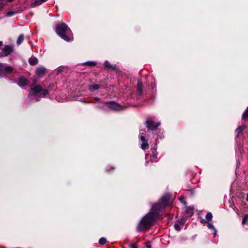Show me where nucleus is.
I'll return each mask as SVG.
<instances>
[{
	"label": "nucleus",
	"instance_id": "1",
	"mask_svg": "<svg viewBox=\"0 0 248 248\" xmlns=\"http://www.w3.org/2000/svg\"><path fill=\"white\" fill-rule=\"evenodd\" d=\"M171 195L164 194L156 203L154 204L150 211L144 216L138 224L137 229L139 232L148 230L159 218L160 212L165 209L170 199Z\"/></svg>",
	"mask_w": 248,
	"mask_h": 248
},
{
	"label": "nucleus",
	"instance_id": "2",
	"mask_svg": "<svg viewBox=\"0 0 248 248\" xmlns=\"http://www.w3.org/2000/svg\"><path fill=\"white\" fill-rule=\"evenodd\" d=\"M56 32L65 41L69 42L73 40V36L71 30L64 23H62L57 25Z\"/></svg>",
	"mask_w": 248,
	"mask_h": 248
},
{
	"label": "nucleus",
	"instance_id": "3",
	"mask_svg": "<svg viewBox=\"0 0 248 248\" xmlns=\"http://www.w3.org/2000/svg\"><path fill=\"white\" fill-rule=\"evenodd\" d=\"M38 93H40L41 94L46 96L48 94V92L46 89H43L40 85H37L31 88L28 97L29 98L31 95Z\"/></svg>",
	"mask_w": 248,
	"mask_h": 248
},
{
	"label": "nucleus",
	"instance_id": "4",
	"mask_svg": "<svg viewBox=\"0 0 248 248\" xmlns=\"http://www.w3.org/2000/svg\"><path fill=\"white\" fill-rule=\"evenodd\" d=\"M158 153L155 149H153L152 154H147L145 155L146 162L145 165L146 166H148L150 162H156Z\"/></svg>",
	"mask_w": 248,
	"mask_h": 248
},
{
	"label": "nucleus",
	"instance_id": "5",
	"mask_svg": "<svg viewBox=\"0 0 248 248\" xmlns=\"http://www.w3.org/2000/svg\"><path fill=\"white\" fill-rule=\"evenodd\" d=\"M14 51L13 46L5 45L0 52V57H5L10 55Z\"/></svg>",
	"mask_w": 248,
	"mask_h": 248
},
{
	"label": "nucleus",
	"instance_id": "6",
	"mask_svg": "<svg viewBox=\"0 0 248 248\" xmlns=\"http://www.w3.org/2000/svg\"><path fill=\"white\" fill-rule=\"evenodd\" d=\"M145 124L147 128L150 130H155L160 125V123H155L152 120H147L145 122Z\"/></svg>",
	"mask_w": 248,
	"mask_h": 248
},
{
	"label": "nucleus",
	"instance_id": "7",
	"mask_svg": "<svg viewBox=\"0 0 248 248\" xmlns=\"http://www.w3.org/2000/svg\"><path fill=\"white\" fill-rule=\"evenodd\" d=\"M104 104L107 105V107L111 109L115 110H119L121 108L120 106L114 101L105 102Z\"/></svg>",
	"mask_w": 248,
	"mask_h": 248
},
{
	"label": "nucleus",
	"instance_id": "8",
	"mask_svg": "<svg viewBox=\"0 0 248 248\" xmlns=\"http://www.w3.org/2000/svg\"><path fill=\"white\" fill-rule=\"evenodd\" d=\"M28 82L27 79L25 77L21 76L19 78L17 84L20 87H23L27 85Z\"/></svg>",
	"mask_w": 248,
	"mask_h": 248
},
{
	"label": "nucleus",
	"instance_id": "9",
	"mask_svg": "<svg viewBox=\"0 0 248 248\" xmlns=\"http://www.w3.org/2000/svg\"><path fill=\"white\" fill-rule=\"evenodd\" d=\"M46 73V69L44 67H39L36 70V75L39 77H43Z\"/></svg>",
	"mask_w": 248,
	"mask_h": 248
},
{
	"label": "nucleus",
	"instance_id": "10",
	"mask_svg": "<svg viewBox=\"0 0 248 248\" xmlns=\"http://www.w3.org/2000/svg\"><path fill=\"white\" fill-rule=\"evenodd\" d=\"M143 91V84L141 79H139L137 82V94L139 96L142 94Z\"/></svg>",
	"mask_w": 248,
	"mask_h": 248
},
{
	"label": "nucleus",
	"instance_id": "11",
	"mask_svg": "<svg viewBox=\"0 0 248 248\" xmlns=\"http://www.w3.org/2000/svg\"><path fill=\"white\" fill-rule=\"evenodd\" d=\"M105 67L108 69H111L113 71H117V67L116 65H111L108 61H105L104 62Z\"/></svg>",
	"mask_w": 248,
	"mask_h": 248
},
{
	"label": "nucleus",
	"instance_id": "12",
	"mask_svg": "<svg viewBox=\"0 0 248 248\" xmlns=\"http://www.w3.org/2000/svg\"><path fill=\"white\" fill-rule=\"evenodd\" d=\"M29 62L31 65H35L38 63V59L35 57H31L29 60Z\"/></svg>",
	"mask_w": 248,
	"mask_h": 248
},
{
	"label": "nucleus",
	"instance_id": "13",
	"mask_svg": "<svg viewBox=\"0 0 248 248\" xmlns=\"http://www.w3.org/2000/svg\"><path fill=\"white\" fill-rule=\"evenodd\" d=\"M24 38V35L23 34H21L18 36L17 41H16V44L18 45H20L23 41Z\"/></svg>",
	"mask_w": 248,
	"mask_h": 248
},
{
	"label": "nucleus",
	"instance_id": "14",
	"mask_svg": "<svg viewBox=\"0 0 248 248\" xmlns=\"http://www.w3.org/2000/svg\"><path fill=\"white\" fill-rule=\"evenodd\" d=\"M14 70V68L11 66H6L4 68V72L6 74H10Z\"/></svg>",
	"mask_w": 248,
	"mask_h": 248
},
{
	"label": "nucleus",
	"instance_id": "15",
	"mask_svg": "<svg viewBox=\"0 0 248 248\" xmlns=\"http://www.w3.org/2000/svg\"><path fill=\"white\" fill-rule=\"evenodd\" d=\"M174 227L176 231H179L181 230V229L183 228V226H181V224L179 223V222H178L177 221L174 224Z\"/></svg>",
	"mask_w": 248,
	"mask_h": 248
},
{
	"label": "nucleus",
	"instance_id": "16",
	"mask_svg": "<svg viewBox=\"0 0 248 248\" xmlns=\"http://www.w3.org/2000/svg\"><path fill=\"white\" fill-rule=\"evenodd\" d=\"M245 127V126H239L236 129V132H237V137H238L239 135L242 133Z\"/></svg>",
	"mask_w": 248,
	"mask_h": 248
},
{
	"label": "nucleus",
	"instance_id": "17",
	"mask_svg": "<svg viewBox=\"0 0 248 248\" xmlns=\"http://www.w3.org/2000/svg\"><path fill=\"white\" fill-rule=\"evenodd\" d=\"M187 216L191 217L193 215V209L191 207H187L186 211Z\"/></svg>",
	"mask_w": 248,
	"mask_h": 248
},
{
	"label": "nucleus",
	"instance_id": "18",
	"mask_svg": "<svg viewBox=\"0 0 248 248\" xmlns=\"http://www.w3.org/2000/svg\"><path fill=\"white\" fill-rule=\"evenodd\" d=\"M96 62L93 61L87 62L83 63L84 65H87L89 66H94L96 65Z\"/></svg>",
	"mask_w": 248,
	"mask_h": 248
},
{
	"label": "nucleus",
	"instance_id": "19",
	"mask_svg": "<svg viewBox=\"0 0 248 248\" xmlns=\"http://www.w3.org/2000/svg\"><path fill=\"white\" fill-rule=\"evenodd\" d=\"M248 118V108L244 112L242 118L243 120H246Z\"/></svg>",
	"mask_w": 248,
	"mask_h": 248
},
{
	"label": "nucleus",
	"instance_id": "20",
	"mask_svg": "<svg viewBox=\"0 0 248 248\" xmlns=\"http://www.w3.org/2000/svg\"><path fill=\"white\" fill-rule=\"evenodd\" d=\"M99 87H99V85L95 84H93V85L90 86L89 89L90 90H91L92 89L93 90H97L99 88Z\"/></svg>",
	"mask_w": 248,
	"mask_h": 248
},
{
	"label": "nucleus",
	"instance_id": "21",
	"mask_svg": "<svg viewBox=\"0 0 248 248\" xmlns=\"http://www.w3.org/2000/svg\"><path fill=\"white\" fill-rule=\"evenodd\" d=\"M141 148L142 150H146L149 148L148 144L147 142H142V143L141 145Z\"/></svg>",
	"mask_w": 248,
	"mask_h": 248
},
{
	"label": "nucleus",
	"instance_id": "22",
	"mask_svg": "<svg viewBox=\"0 0 248 248\" xmlns=\"http://www.w3.org/2000/svg\"><path fill=\"white\" fill-rule=\"evenodd\" d=\"M212 217L213 216L211 212H208L205 216V218L207 221H210L212 219Z\"/></svg>",
	"mask_w": 248,
	"mask_h": 248
},
{
	"label": "nucleus",
	"instance_id": "23",
	"mask_svg": "<svg viewBox=\"0 0 248 248\" xmlns=\"http://www.w3.org/2000/svg\"><path fill=\"white\" fill-rule=\"evenodd\" d=\"M107 242L106 239L104 237H101L99 240V244L100 245H104Z\"/></svg>",
	"mask_w": 248,
	"mask_h": 248
},
{
	"label": "nucleus",
	"instance_id": "24",
	"mask_svg": "<svg viewBox=\"0 0 248 248\" xmlns=\"http://www.w3.org/2000/svg\"><path fill=\"white\" fill-rule=\"evenodd\" d=\"M248 220V215H245L244 217L243 218L242 224L244 225L247 223Z\"/></svg>",
	"mask_w": 248,
	"mask_h": 248
},
{
	"label": "nucleus",
	"instance_id": "25",
	"mask_svg": "<svg viewBox=\"0 0 248 248\" xmlns=\"http://www.w3.org/2000/svg\"><path fill=\"white\" fill-rule=\"evenodd\" d=\"M178 222H179V223L181 224V226H183L186 223V220L184 218H182L180 220H177Z\"/></svg>",
	"mask_w": 248,
	"mask_h": 248
},
{
	"label": "nucleus",
	"instance_id": "26",
	"mask_svg": "<svg viewBox=\"0 0 248 248\" xmlns=\"http://www.w3.org/2000/svg\"><path fill=\"white\" fill-rule=\"evenodd\" d=\"M140 139L142 142H145L147 141V140L143 136H140Z\"/></svg>",
	"mask_w": 248,
	"mask_h": 248
},
{
	"label": "nucleus",
	"instance_id": "27",
	"mask_svg": "<svg viewBox=\"0 0 248 248\" xmlns=\"http://www.w3.org/2000/svg\"><path fill=\"white\" fill-rule=\"evenodd\" d=\"M14 14H15V12H8V13H7V16H13Z\"/></svg>",
	"mask_w": 248,
	"mask_h": 248
},
{
	"label": "nucleus",
	"instance_id": "28",
	"mask_svg": "<svg viewBox=\"0 0 248 248\" xmlns=\"http://www.w3.org/2000/svg\"><path fill=\"white\" fill-rule=\"evenodd\" d=\"M146 247L147 248H151V245L150 244V242H147L146 243Z\"/></svg>",
	"mask_w": 248,
	"mask_h": 248
},
{
	"label": "nucleus",
	"instance_id": "29",
	"mask_svg": "<svg viewBox=\"0 0 248 248\" xmlns=\"http://www.w3.org/2000/svg\"><path fill=\"white\" fill-rule=\"evenodd\" d=\"M207 226L210 229H212L214 228L213 225L212 223H208Z\"/></svg>",
	"mask_w": 248,
	"mask_h": 248
},
{
	"label": "nucleus",
	"instance_id": "30",
	"mask_svg": "<svg viewBox=\"0 0 248 248\" xmlns=\"http://www.w3.org/2000/svg\"><path fill=\"white\" fill-rule=\"evenodd\" d=\"M4 4L3 3H0V11L4 7Z\"/></svg>",
	"mask_w": 248,
	"mask_h": 248
},
{
	"label": "nucleus",
	"instance_id": "31",
	"mask_svg": "<svg viewBox=\"0 0 248 248\" xmlns=\"http://www.w3.org/2000/svg\"><path fill=\"white\" fill-rule=\"evenodd\" d=\"M131 248H137V246L135 244H132L130 245Z\"/></svg>",
	"mask_w": 248,
	"mask_h": 248
},
{
	"label": "nucleus",
	"instance_id": "32",
	"mask_svg": "<svg viewBox=\"0 0 248 248\" xmlns=\"http://www.w3.org/2000/svg\"><path fill=\"white\" fill-rule=\"evenodd\" d=\"M201 222L202 223H205L206 222V221L205 220H204L203 219L201 218Z\"/></svg>",
	"mask_w": 248,
	"mask_h": 248
},
{
	"label": "nucleus",
	"instance_id": "33",
	"mask_svg": "<svg viewBox=\"0 0 248 248\" xmlns=\"http://www.w3.org/2000/svg\"><path fill=\"white\" fill-rule=\"evenodd\" d=\"M96 108L99 109H103V107L100 106H96Z\"/></svg>",
	"mask_w": 248,
	"mask_h": 248
},
{
	"label": "nucleus",
	"instance_id": "34",
	"mask_svg": "<svg viewBox=\"0 0 248 248\" xmlns=\"http://www.w3.org/2000/svg\"><path fill=\"white\" fill-rule=\"evenodd\" d=\"M95 100L97 101H99L100 100V99L98 97L95 98Z\"/></svg>",
	"mask_w": 248,
	"mask_h": 248
},
{
	"label": "nucleus",
	"instance_id": "35",
	"mask_svg": "<svg viewBox=\"0 0 248 248\" xmlns=\"http://www.w3.org/2000/svg\"><path fill=\"white\" fill-rule=\"evenodd\" d=\"M2 41H0V46H1L2 45Z\"/></svg>",
	"mask_w": 248,
	"mask_h": 248
},
{
	"label": "nucleus",
	"instance_id": "36",
	"mask_svg": "<svg viewBox=\"0 0 248 248\" xmlns=\"http://www.w3.org/2000/svg\"><path fill=\"white\" fill-rule=\"evenodd\" d=\"M3 67V64L1 63H0V67Z\"/></svg>",
	"mask_w": 248,
	"mask_h": 248
},
{
	"label": "nucleus",
	"instance_id": "37",
	"mask_svg": "<svg viewBox=\"0 0 248 248\" xmlns=\"http://www.w3.org/2000/svg\"><path fill=\"white\" fill-rule=\"evenodd\" d=\"M246 200L248 202V193L247 194V195Z\"/></svg>",
	"mask_w": 248,
	"mask_h": 248
},
{
	"label": "nucleus",
	"instance_id": "38",
	"mask_svg": "<svg viewBox=\"0 0 248 248\" xmlns=\"http://www.w3.org/2000/svg\"><path fill=\"white\" fill-rule=\"evenodd\" d=\"M13 0H8V1L9 2H12V1H13Z\"/></svg>",
	"mask_w": 248,
	"mask_h": 248
},
{
	"label": "nucleus",
	"instance_id": "39",
	"mask_svg": "<svg viewBox=\"0 0 248 248\" xmlns=\"http://www.w3.org/2000/svg\"><path fill=\"white\" fill-rule=\"evenodd\" d=\"M114 168L113 167H111V168H110V170H114Z\"/></svg>",
	"mask_w": 248,
	"mask_h": 248
},
{
	"label": "nucleus",
	"instance_id": "40",
	"mask_svg": "<svg viewBox=\"0 0 248 248\" xmlns=\"http://www.w3.org/2000/svg\"><path fill=\"white\" fill-rule=\"evenodd\" d=\"M36 101H39V99H36Z\"/></svg>",
	"mask_w": 248,
	"mask_h": 248
},
{
	"label": "nucleus",
	"instance_id": "41",
	"mask_svg": "<svg viewBox=\"0 0 248 248\" xmlns=\"http://www.w3.org/2000/svg\"><path fill=\"white\" fill-rule=\"evenodd\" d=\"M179 199H180V200H182L183 199V198H179Z\"/></svg>",
	"mask_w": 248,
	"mask_h": 248
}]
</instances>
